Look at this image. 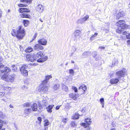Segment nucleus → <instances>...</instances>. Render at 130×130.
I'll return each instance as SVG.
<instances>
[{"instance_id":"nucleus-37","label":"nucleus","mask_w":130,"mask_h":130,"mask_svg":"<svg viewBox=\"0 0 130 130\" xmlns=\"http://www.w3.org/2000/svg\"><path fill=\"white\" fill-rule=\"evenodd\" d=\"M44 122H45L44 124V126H46L49 125V122L48 120L47 119L45 120L44 121Z\"/></svg>"},{"instance_id":"nucleus-30","label":"nucleus","mask_w":130,"mask_h":130,"mask_svg":"<svg viewBox=\"0 0 130 130\" xmlns=\"http://www.w3.org/2000/svg\"><path fill=\"white\" fill-rule=\"evenodd\" d=\"M79 115L77 112H76L73 116V118L74 119H77L79 118Z\"/></svg>"},{"instance_id":"nucleus-11","label":"nucleus","mask_w":130,"mask_h":130,"mask_svg":"<svg viewBox=\"0 0 130 130\" xmlns=\"http://www.w3.org/2000/svg\"><path fill=\"white\" fill-rule=\"evenodd\" d=\"M38 42L41 45H46L47 40L45 39H42L39 40Z\"/></svg>"},{"instance_id":"nucleus-18","label":"nucleus","mask_w":130,"mask_h":130,"mask_svg":"<svg viewBox=\"0 0 130 130\" xmlns=\"http://www.w3.org/2000/svg\"><path fill=\"white\" fill-rule=\"evenodd\" d=\"M20 16L21 18H29L30 17V16L27 14V13H22L20 14Z\"/></svg>"},{"instance_id":"nucleus-21","label":"nucleus","mask_w":130,"mask_h":130,"mask_svg":"<svg viewBox=\"0 0 130 130\" xmlns=\"http://www.w3.org/2000/svg\"><path fill=\"white\" fill-rule=\"evenodd\" d=\"M54 106V105H49L46 108L47 111L48 112L51 113L52 111V109Z\"/></svg>"},{"instance_id":"nucleus-8","label":"nucleus","mask_w":130,"mask_h":130,"mask_svg":"<svg viewBox=\"0 0 130 130\" xmlns=\"http://www.w3.org/2000/svg\"><path fill=\"white\" fill-rule=\"evenodd\" d=\"M124 74L125 72L123 70H121L117 72L116 73L117 77L119 79L124 77Z\"/></svg>"},{"instance_id":"nucleus-31","label":"nucleus","mask_w":130,"mask_h":130,"mask_svg":"<svg viewBox=\"0 0 130 130\" xmlns=\"http://www.w3.org/2000/svg\"><path fill=\"white\" fill-rule=\"evenodd\" d=\"M89 15H86L84 17L82 18L84 23H85V21H86L88 20V19H89Z\"/></svg>"},{"instance_id":"nucleus-9","label":"nucleus","mask_w":130,"mask_h":130,"mask_svg":"<svg viewBox=\"0 0 130 130\" xmlns=\"http://www.w3.org/2000/svg\"><path fill=\"white\" fill-rule=\"evenodd\" d=\"M34 49L37 51L40 50H43L44 49L43 47L39 44H35L34 47Z\"/></svg>"},{"instance_id":"nucleus-27","label":"nucleus","mask_w":130,"mask_h":130,"mask_svg":"<svg viewBox=\"0 0 130 130\" xmlns=\"http://www.w3.org/2000/svg\"><path fill=\"white\" fill-rule=\"evenodd\" d=\"M86 89V86L84 84L82 85L79 88V89H82L84 91H85V90Z\"/></svg>"},{"instance_id":"nucleus-50","label":"nucleus","mask_w":130,"mask_h":130,"mask_svg":"<svg viewBox=\"0 0 130 130\" xmlns=\"http://www.w3.org/2000/svg\"><path fill=\"white\" fill-rule=\"evenodd\" d=\"M5 94V93L3 92H0V97H3Z\"/></svg>"},{"instance_id":"nucleus-16","label":"nucleus","mask_w":130,"mask_h":130,"mask_svg":"<svg viewBox=\"0 0 130 130\" xmlns=\"http://www.w3.org/2000/svg\"><path fill=\"white\" fill-rule=\"evenodd\" d=\"M19 11L21 13L29 12H30V11L28 9L26 8H21L19 9Z\"/></svg>"},{"instance_id":"nucleus-51","label":"nucleus","mask_w":130,"mask_h":130,"mask_svg":"<svg viewBox=\"0 0 130 130\" xmlns=\"http://www.w3.org/2000/svg\"><path fill=\"white\" fill-rule=\"evenodd\" d=\"M126 37L127 39H130V34L128 33V35H126Z\"/></svg>"},{"instance_id":"nucleus-13","label":"nucleus","mask_w":130,"mask_h":130,"mask_svg":"<svg viewBox=\"0 0 130 130\" xmlns=\"http://www.w3.org/2000/svg\"><path fill=\"white\" fill-rule=\"evenodd\" d=\"M43 7L42 5L39 4L37 7V10L40 13L42 12L43 11Z\"/></svg>"},{"instance_id":"nucleus-44","label":"nucleus","mask_w":130,"mask_h":130,"mask_svg":"<svg viewBox=\"0 0 130 130\" xmlns=\"http://www.w3.org/2000/svg\"><path fill=\"white\" fill-rule=\"evenodd\" d=\"M4 122L2 120L0 119V123H4ZM3 126V124L0 123V130L2 128Z\"/></svg>"},{"instance_id":"nucleus-53","label":"nucleus","mask_w":130,"mask_h":130,"mask_svg":"<svg viewBox=\"0 0 130 130\" xmlns=\"http://www.w3.org/2000/svg\"><path fill=\"white\" fill-rule=\"evenodd\" d=\"M37 119L39 121V123H40L41 122L42 119L41 118V117H38Z\"/></svg>"},{"instance_id":"nucleus-56","label":"nucleus","mask_w":130,"mask_h":130,"mask_svg":"<svg viewBox=\"0 0 130 130\" xmlns=\"http://www.w3.org/2000/svg\"><path fill=\"white\" fill-rule=\"evenodd\" d=\"M123 35H126L127 34V32L126 31H124L123 32Z\"/></svg>"},{"instance_id":"nucleus-14","label":"nucleus","mask_w":130,"mask_h":130,"mask_svg":"<svg viewBox=\"0 0 130 130\" xmlns=\"http://www.w3.org/2000/svg\"><path fill=\"white\" fill-rule=\"evenodd\" d=\"M119 81V78H114L110 79V83L111 84H115L117 83Z\"/></svg>"},{"instance_id":"nucleus-54","label":"nucleus","mask_w":130,"mask_h":130,"mask_svg":"<svg viewBox=\"0 0 130 130\" xmlns=\"http://www.w3.org/2000/svg\"><path fill=\"white\" fill-rule=\"evenodd\" d=\"M61 106V105L57 106L56 107V109L57 110L59 109Z\"/></svg>"},{"instance_id":"nucleus-23","label":"nucleus","mask_w":130,"mask_h":130,"mask_svg":"<svg viewBox=\"0 0 130 130\" xmlns=\"http://www.w3.org/2000/svg\"><path fill=\"white\" fill-rule=\"evenodd\" d=\"M118 28L116 30V32L119 33H121L122 32V31H123L124 29H122V27H118Z\"/></svg>"},{"instance_id":"nucleus-24","label":"nucleus","mask_w":130,"mask_h":130,"mask_svg":"<svg viewBox=\"0 0 130 130\" xmlns=\"http://www.w3.org/2000/svg\"><path fill=\"white\" fill-rule=\"evenodd\" d=\"M70 97L75 100H76L77 97V95L73 93H71L70 95Z\"/></svg>"},{"instance_id":"nucleus-40","label":"nucleus","mask_w":130,"mask_h":130,"mask_svg":"<svg viewBox=\"0 0 130 130\" xmlns=\"http://www.w3.org/2000/svg\"><path fill=\"white\" fill-rule=\"evenodd\" d=\"M5 116L3 113L0 111V118H4Z\"/></svg>"},{"instance_id":"nucleus-29","label":"nucleus","mask_w":130,"mask_h":130,"mask_svg":"<svg viewBox=\"0 0 130 130\" xmlns=\"http://www.w3.org/2000/svg\"><path fill=\"white\" fill-rule=\"evenodd\" d=\"M32 0H20V2L24 3H27L29 4L31 3Z\"/></svg>"},{"instance_id":"nucleus-41","label":"nucleus","mask_w":130,"mask_h":130,"mask_svg":"<svg viewBox=\"0 0 130 130\" xmlns=\"http://www.w3.org/2000/svg\"><path fill=\"white\" fill-rule=\"evenodd\" d=\"M30 104L29 103H25L23 105V106L24 107H28L30 106Z\"/></svg>"},{"instance_id":"nucleus-28","label":"nucleus","mask_w":130,"mask_h":130,"mask_svg":"<svg viewBox=\"0 0 130 130\" xmlns=\"http://www.w3.org/2000/svg\"><path fill=\"white\" fill-rule=\"evenodd\" d=\"M76 22L78 24H82L84 23L82 18H80L78 20L76 21Z\"/></svg>"},{"instance_id":"nucleus-4","label":"nucleus","mask_w":130,"mask_h":130,"mask_svg":"<svg viewBox=\"0 0 130 130\" xmlns=\"http://www.w3.org/2000/svg\"><path fill=\"white\" fill-rule=\"evenodd\" d=\"M125 15V13L122 10H120L116 14H115L116 19H119L120 17L124 16Z\"/></svg>"},{"instance_id":"nucleus-5","label":"nucleus","mask_w":130,"mask_h":130,"mask_svg":"<svg viewBox=\"0 0 130 130\" xmlns=\"http://www.w3.org/2000/svg\"><path fill=\"white\" fill-rule=\"evenodd\" d=\"M25 65L22 66L20 68V70L22 75L24 76H26L28 75V71L26 69Z\"/></svg>"},{"instance_id":"nucleus-10","label":"nucleus","mask_w":130,"mask_h":130,"mask_svg":"<svg viewBox=\"0 0 130 130\" xmlns=\"http://www.w3.org/2000/svg\"><path fill=\"white\" fill-rule=\"evenodd\" d=\"M27 58V60L28 61H29L32 62H34L35 61H36L37 59L35 57V54L34 55V56L33 57L29 56H26Z\"/></svg>"},{"instance_id":"nucleus-36","label":"nucleus","mask_w":130,"mask_h":130,"mask_svg":"<svg viewBox=\"0 0 130 130\" xmlns=\"http://www.w3.org/2000/svg\"><path fill=\"white\" fill-rule=\"evenodd\" d=\"M68 120V118L63 119L61 121V123H63L64 124H65L67 123Z\"/></svg>"},{"instance_id":"nucleus-33","label":"nucleus","mask_w":130,"mask_h":130,"mask_svg":"<svg viewBox=\"0 0 130 130\" xmlns=\"http://www.w3.org/2000/svg\"><path fill=\"white\" fill-rule=\"evenodd\" d=\"M85 122L88 124H90L91 123V121H90V119L88 118H86L85 120Z\"/></svg>"},{"instance_id":"nucleus-25","label":"nucleus","mask_w":130,"mask_h":130,"mask_svg":"<svg viewBox=\"0 0 130 130\" xmlns=\"http://www.w3.org/2000/svg\"><path fill=\"white\" fill-rule=\"evenodd\" d=\"M11 66L12 68V70H13L14 72H16L17 71L18 68L15 66V65H11Z\"/></svg>"},{"instance_id":"nucleus-1","label":"nucleus","mask_w":130,"mask_h":130,"mask_svg":"<svg viewBox=\"0 0 130 130\" xmlns=\"http://www.w3.org/2000/svg\"><path fill=\"white\" fill-rule=\"evenodd\" d=\"M11 34L13 36H16L18 39H21L25 35V33L23 27L22 26H20L16 30L13 29Z\"/></svg>"},{"instance_id":"nucleus-61","label":"nucleus","mask_w":130,"mask_h":130,"mask_svg":"<svg viewBox=\"0 0 130 130\" xmlns=\"http://www.w3.org/2000/svg\"><path fill=\"white\" fill-rule=\"evenodd\" d=\"M45 129H44V130H48V127H45Z\"/></svg>"},{"instance_id":"nucleus-15","label":"nucleus","mask_w":130,"mask_h":130,"mask_svg":"<svg viewBox=\"0 0 130 130\" xmlns=\"http://www.w3.org/2000/svg\"><path fill=\"white\" fill-rule=\"evenodd\" d=\"M16 77V75L14 74L13 73L11 74L9 77V76L10 82H13Z\"/></svg>"},{"instance_id":"nucleus-38","label":"nucleus","mask_w":130,"mask_h":130,"mask_svg":"<svg viewBox=\"0 0 130 130\" xmlns=\"http://www.w3.org/2000/svg\"><path fill=\"white\" fill-rule=\"evenodd\" d=\"M89 53H90L88 52H84L83 53V56L84 57H87Z\"/></svg>"},{"instance_id":"nucleus-47","label":"nucleus","mask_w":130,"mask_h":130,"mask_svg":"<svg viewBox=\"0 0 130 130\" xmlns=\"http://www.w3.org/2000/svg\"><path fill=\"white\" fill-rule=\"evenodd\" d=\"M37 35V33H35L33 37L32 40H33L35 39Z\"/></svg>"},{"instance_id":"nucleus-57","label":"nucleus","mask_w":130,"mask_h":130,"mask_svg":"<svg viewBox=\"0 0 130 130\" xmlns=\"http://www.w3.org/2000/svg\"><path fill=\"white\" fill-rule=\"evenodd\" d=\"M105 48V47L103 46H100L99 47V49H103L104 50Z\"/></svg>"},{"instance_id":"nucleus-39","label":"nucleus","mask_w":130,"mask_h":130,"mask_svg":"<svg viewBox=\"0 0 130 130\" xmlns=\"http://www.w3.org/2000/svg\"><path fill=\"white\" fill-rule=\"evenodd\" d=\"M2 59L1 57L0 56V69H1L3 68L4 66V65H2V63L1 62V61L2 60Z\"/></svg>"},{"instance_id":"nucleus-59","label":"nucleus","mask_w":130,"mask_h":130,"mask_svg":"<svg viewBox=\"0 0 130 130\" xmlns=\"http://www.w3.org/2000/svg\"><path fill=\"white\" fill-rule=\"evenodd\" d=\"M115 65V63L114 62H112V65H110L111 67H112L113 66H114Z\"/></svg>"},{"instance_id":"nucleus-42","label":"nucleus","mask_w":130,"mask_h":130,"mask_svg":"<svg viewBox=\"0 0 130 130\" xmlns=\"http://www.w3.org/2000/svg\"><path fill=\"white\" fill-rule=\"evenodd\" d=\"M74 73V71L73 69H70L69 70V73L70 74H72L73 75Z\"/></svg>"},{"instance_id":"nucleus-63","label":"nucleus","mask_w":130,"mask_h":130,"mask_svg":"<svg viewBox=\"0 0 130 130\" xmlns=\"http://www.w3.org/2000/svg\"><path fill=\"white\" fill-rule=\"evenodd\" d=\"M9 106L11 108L13 107V106L11 104H10Z\"/></svg>"},{"instance_id":"nucleus-17","label":"nucleus","mask_w":130,"mask_h":130,"mask_svg":"<svg viewBox=\"0 0 130 130\" xmlns=\"http://www.w3.org/2000/svg\"><path fill=\"white\" fill-rule=\"evenodd\" d=\"M32 111V110L30 108H26L24 109V113L25 115H27L31 113Z\"/></svg>"},{"instance_id":"nucleus-55","label":"nucleus","mask_w":130,"mask_h":130,"mask_svg":"<svg viewBox=\"0 0 130 130\" xmlns=\"http://www.w3.org/2000/svg\"><path fill=\"white\" fill-rule=\"evenodd\" d=\"M127 44L128 45H130V40H128L127 41Z\"/></svg>"},{"instance_id":"nucleus-34","label":"nucleus","mask_w":130,"mask_h":130,"mask_svg":"<svg viewBox=\"0 0 130 130\" xmlns=\"http://www.w3.org/2000/svg\"><path fill=\"white\" fill-rule=\"evenodd\" d=\"M98 35V33H95L90 38V40L92 41L94 39V38L96 37Z\"/></svg>"},{"instance_id":"nucleus-35","label":"nucleus","mask_w":130,"mask_h":130,"mask_svg":"<svg viewBox=\"0 0 130 130\" xmlns=\"http://www.w3.org/2000/svg\"><path fill=\"white\" fill-rule=\"evenodd\" d=\"M60 87V85L59 84L55 85L54 87V89L55 90H56L59 89V88Z\"/></svg>"},{"instance_id":"nucleus-6","label":"nucleus","mask_w":130,"mask_h":130,"mask_svg":"<svg viewBox=\"0 0 130 130\" xmlns=\"http://www.w3.org/2000/svg\"><path fill=\"white\" fill-rule=\"evenodd\" d=\"M124 21L123 20H120L117 23L118 27H121L122 29H125L127 27V25L124 24Z\"/></svg>"},{"instance_id":"nucleus-3","label":"nucleus","mask_w":130,"mask_h":130,"mask_svg":"<svg viewBox=\"0 0 130 130\" xmlns=\"http://www.w3.org/2000/svg\"><path fill=\"white\" fill-rule=\"evenodd\" d=\"M45 84H41L39 87L38 91L41 94H43L47 92L48 90V88Z\"/></svg>"},{"instance_id":"nucleus-64","label":"nucleus","mask_w":130,"mask_h":130,"mask_svg":"<svg viewBox=\"0 0 130 130\" xmlns=\"http://www.w3.org/2000/svg\"><path fill=\"white\" fill-rule=\"evenodd\" d=\"M110 130H116V129L115 128H111Z\"/></svg>"},{"instance_id":"nucleus-2","label":"nucleus","mask_w":130,"mask_h":130,"mask_svg":"<svg viewBox=\"0 0 130 130\" xmlns=\"http://www.w3.org/2000/svg\"><path fill=\"white\" fill-rule=\"evenodd\" d=\"M35 57L36 59L38 58H39L37 60L38 62L41 63L43 62L46 60L47 59V56H44L43 53L42 51H39L37 52L35 54Z\"/></svg>"},{"instance_id":"nucleus-45","label":"nucleus","mask_w":130,"mask_h":130,"mask_svg":"<svg viewBox=\"0 0 130 130\" xmlns=\"http://www.w3.org/2000/svg\"><path fill=\"white\" fill-rule=\"evenodd\" d=\"M72 89L74 90L75 92H77V89L76 87L74 86H72Z\"/></svg>"},{"instance_id":"nucleus-46","label":"nucleus","mask_w":130,"mask_h":130,"mask_svg":"<svg viewBox=\"0 0 130 130\" xmlns=\"http://www.w3.org/2000/svg\"><path fill=\"white\" fill-rule=\"evenodd\" d=\"M18 6L19 7H24L27 6L26 4H20L18 5Z\"/></svg>"},{"instance_id":"nucleus-22","label":"nucleus","mask_w":130,"mask_h":130,"mask_svg":"<svg viewBox=\"0 0 130 130\" xmlns=\"http://www.w3.org/2000/svg\"><path fill=\"white\" fill-rule=\"evenodd\" d=\"M52 76L51 75H48L46 76L45 77V80L42 82L43 84H46L47 81L50 78H52Z\"/></svg>"},{"instance_id":"nucleus-19","label":"nucleus","mask_w":130,"mask_h":130,"mask_svg":"<svg viewBox=\"0 0 130 130\" xmlns=\"http://www.w3.org/2000/svg\"><path fill=\"white\" fill-rule=\"evenodd\" d=\"M80 31L79 30H76L74 32V34L75 38L76 39L79 37L80 33Z\"/></svg>"},{"instance_id":"nucleus-49","label":"nucleus","mask_w":130,"mask_h":130,"mask_svg":"<svg viewBox=\"0 0 130 130\" xmlns=\"http://www.w3.org/2000/svg\"><path fill=\"white\" fill-rule=\"evenodd\" d=\"M97 55V53L96 52H93L92 53V56H93L94 57H95Z\"/></svg>"},{"instance_id":"nucleus-12","label":"nucleus","mask_w":130,"mask_h":130,"mask_svg":"<svg viewBox=\"0 0 130 130\" xmlns=\"http://www.w3.org/2000/svg\"><path fill=\"white\" fill-rule=\"evenodd\" d=\"M1 78L2 80H4L5 81L7 82H10V79L9 76L5 74H3L1 76Z\"/></svg>"},{"instance_id":"nucleus-58","label":"nucleus","mask_w":130,"mask_h":130,"mask_svg":"<svg viewBox=\"0 0 130 130\" xmlns=\"http://www.w3.org/2000/svg\"><path fill=\"white\" fill-rule=\"evenodd\" d=\"M22 88L23 89H24V88H27V87L25 86H22Z\"/></svg>"},{"instance_id":"nucleus-32","label":"nucleus","mask_w":130,"mask_h":130,"mask_svg":"<svg viewBox=\"0 0 130 130\" xmlns=\"http://www.w3.org/2000/svg\"><path fill=\"white\" fill-rule=\"evenodd\" d=\"M29 23V21L28 20H24L23 22V23L25 27L27 26Z\"/></svg>"},{"instance_id":"nucleus-26","label":"nucleus","mask_w":130,"mask_h":130,"mask_svg":"<svg viewBox=\"0 0 130 130\" xmlns=\"http://www.w3.org/2000/svg\"><path fill=\"white\" fill-rule=\"evenodd\" d=\"M33 51L32 48L30 47H28L25 50V51L26 52H30Z\"/></svg>"},{"instance_id":"nucleus-48","label":"nucleus","mask_w":130,"mask_h":130,"mask_svg":"<svg viewBox=\"0 0 130 130\" xmlns=\"http://www.w3.org/2000/svg\"><path fill=\"white\" fill-rule=\"evenodd\" d=\"M100 101L101 104H102L104 103V98H102L100 99Z\"/></svg>"},{"instance_id":"nucleus-60","label":"nucleus","mask_w":130,"mask_h":130,"mask_svg":"<svg viewBox=\"0 0 130 130\" xmlns=\"http://www.w3.org/2000/svg\"><path fill=\"white\" fill-rule=\"evenodd\" d=\"M64 87L65 88H66V91H68V89L67 87L65 85L64 86Z\"/></svg>"},{"instance_id":"nucleus-62","label":"nucleus","mask_w":130,"mask_h":130,"mask_svg":"<svg viewBox=\"0 0 130 130\" xmlns=\"http://www.w3.org/2000/svg\"><path fill=\"white\" fill-rule=\"evenodd\" d=\"M1 100H2L5 102H6V100H5V99H1Z\"/></svg>"},{"instance_id":"nucleus-43","label":"nucleus","mask_w":130,"mask_h":130,"mask_svg":"<svg viewBox=\"0 0 130 130\" xmlns=\"http://www.w3.org/2000/svg\"><path fill=\"white\" fill-rule=\"evenodd\" d=\"M71 125L72 126L74 127L76 126V124L75 123L74 121H72L71 122Z\"/></svg>"},{"instance_id":"nucleus-7","label":"nucleus","mask_w":130,"mask_h":130,"mask_svg":"<svg viewBox=\"0 0 130 130\" xmlns=\"http://www.w3.org/2000/svg\"><path fill=\"white\" fill-rule=\"evenodd\" d=\"M0 69L1 70H0V77H1L2 73H7L11 71L10 69L7 67H4Z\"/></svg>"},{"instance_id":"nucleus-20","label":"nucleus","mask_w":130,"mask_h":130,"mask_svg":"<svg viewBox=\"0 0 130 130\" xmlns=\"http://www.w3.org/2000/svg\"><path fill=\"white\" fill-rule=\"evenodd\" d=\"M32 110L33 111H36L37 110V104L36 103H34L31 106Z\"/></svg>"},{"instance_id":"nucleus-52","label":"nucleus","mask_w":130,"mask_h":130,"mask_svg":"<svg viewBox=\"0 0 130 130\" xmlns=\"http://www.w3.org/2000/svg\"><path fill=\"white\" fill-rule=\"evenodd\" d=\"M43 103H44L42 104L44 106H45L46 104H47V103L45 101H43Z\"/></svg>"}]
</instances>
